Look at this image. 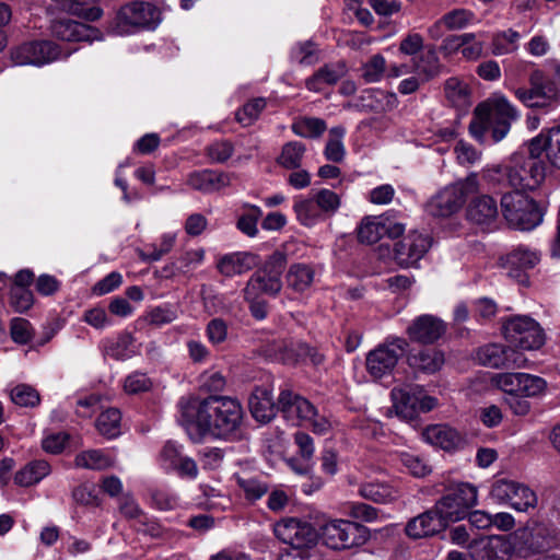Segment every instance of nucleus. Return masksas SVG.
<instances>
[{"instance_id": "1", "label": "nucleus", "mask_w": 560, "mask_h": 560, "mask_svg": "<svg viewBox=\"0 0 560 560\" xmlns=\"http://www.w3.org/2000/svg\"><path fill=\"white\" fill-rule=\"evenodd\" d=\"M178 409L182 424L187 431L194 429L197 438L228 439L237 432L243 420L241 404L228 396L183 397Z\"/></svg>"}, {"instance_id": "2", "label": "nucleus", "mask_w": 560, "mask_h": 560, "mask_svg": "<svg viewBox=\"0 0 560 560\" xmlns=\"http://www.w3.org/2000/svg\"><path fill=\"white\" fill-rule=\"evenodd\" d=\"M520 114L504 96L494 94L477 105L469 124V133L478 142L483 143L489 131L494 142H499L510 132L511 125Z\"/></svg>"}, {"instance_id": "3", "label": "nucleus", "mask_w": 560, "mask_h": 560, "mask_svg": "<svg viewBox=\"0 0 560 560\" xmlns=\"http://www.w3.org/2000/svg\"><path fill=\"white\" fill-rule=\"evenodd\" d=\"M545 163L542 160L525 158V153H515L503 166H497L493 172L498 180H505L514 188V192L536 189L545 179Z\"/></svg>"}, {"instance_id": "4", "label": "nucleus", "mask_w": 560, "mask_h": 560, "mask_svg": "<svg viewBox=\"0 0 560 560\" xmlns=\"http://www.w3.org/2000/svg\"><path fill=\"white\" fill-rule=\"evenodd\" d=\"M160 12L145 1H131L119 8L108 24V33L126 36L140 31L154 30L160 24Z\"/></svg>"}, {"instance_id": "5", "label": "nucleus", "mask_w": 560, "mask_h": 560, "mask_svg": "<svg viewBox=\"0 0 560 560\" xmlns=\"http://www.w3.org/2000/svg\"><path fill=\"white\" fill-rule=\"evenodd\" d=\"M341 201L335 191L322 188L312 190L307 196H296L293 200V211L298 222L305 228L332 217L340 208Z\"/></svg>"}, {"instance_id": "6", "label": "nucleus", "mask_w": 560, "mask_h": 560, "mask_svg": "<svg viewBox=\"0 0 560 560\" xmlns=\"http://www.w3.org/2000/svg\"><path fill=\"white\" fill-rule=\"evenodd\" d=\"M477 488L469 482H451L444 494L435 502L433 510L447 527L451 523L464 520L468 511L477 504Z\"/></svg>"}, {"instance_id": "7", "label": "nucleus", "mask_w": 560, "mask_h": 560, "mask_svg": "<svg viewBox=\"0 0 560 560\" xmlns=\"http://www.w3.org/2000/svg\"><path fill=\"white\" fill-rule=\"evenodd\" d=\"M479 191V180L476 173L465 179L445 186L427 202V212L436 218H446L459 211L466 199Z\"/></svg>"}, {"instance_id": "8", "label": "nucleus", "mask_w": 560, "mask_h": 560, "mask_svg": "<svg viewBox=\"0 0 560 560\" xmlns=\"http://www.w3.org/2000/svg\"><path fill=\"white\" fill-rule=\"evenodd\" d=\"M317 534L327 548L337 551L361 547L371 537L364 525L342 518L326 521Z\"/></svg>"}, {"instance_id": "9", "label": "nucleus", "mask_w": 560, "mask_h": 560, "mask_svg": "<svg viewBox=\"0 0 560 560\" xmlns=\"http://www.w3.org/2000/svg\"><path fill=\"white\" fill-rule=\"evenodd\" d=\"M529 88H517L515 97L529 108H555L560 105V89L542 70L534 69L528 77Z\"/></svg>"}, {"instance_id": "10", "label": "nucleus", "mask_w": 560, "mask_h": 560, "mask_svg": "<svg viewBox=\"0 0 560 560\" xmlns=\"http://www.w3.org/2000/svg\"><path fill=\"white\" fill-rule=\"evenodd\" d=\"M501 209L503 217L514 229L530 231L542 221V213L537 203L522 192L504 194Z\"/></svg>"}, {"instance_id": "11", "label": "nucleus", "mask_w": 560, "mask_h": 560, "mask_svg": "<svg viewBox=\"0 0 560 560\" xmlns=\"http://www.w3.org/2000/svg\"><path fill=\"white\" fill-rule=\"evenodd\" d=\"M390 396L396 416L405 421H411L419 412H428L438 405L436 398L427 395L423 387L417 384L395 387Z\"/></svg>"}, {"instance_id": "12", "label": "nucleus", "mask_w": 560, "mask_h": 560, "mask_svg": "<svg viewBox=\"0 0 560 560\" xmlns=\"http://www.w3.org/2000/svg\"><path fill=\"white\" fill-rule=\"evenodd\" d=\"M503 335L510 347L521 350H536L545 342L539 324L529 316L516 315L503 323Z\"/></svg>"}, {"instance_id": "13", "label": "nucleus", "mask_w": 560, "mask_h": 560, "mask_svg": "<svg viewBox=\"0 0 560 560\" xmlns=\"http://www.w3.org/2000/svg\"><path fill=\"white\" fill-rule=\"evenodd\" d=\"M408 342L404 338L392 337L371 350L366 354V371L375 380L390 375L395 370L399 359L405 354Z\"/></svg>"}, {"instance_id": "14", "label": "nucleus", "mask_w": 560, "mask_h": 560, "mask_svg": "<svg viewBox=\"0 0 560 560\" xmlns=\"http://www.w3.org/2000/svg\"><path fill=\"white\" fill-rule=\"evenodd\" d=\"M283 256L278 254L270 257L265 267L256 271L243 290L246 301L256 300L260 294L276 295L282 288L281 275L283 270Z\"/></svg>"}, {"instance_id": "15", "label": "nucleus", "mask_w": 560, "mask_h": 560, "mask_svg": "<svg viewBox=\"0 0 560 560\" xmlns=\"http://www.w3.org/2000/svg\"><path fill=\"white\" fill-rule=\"evenodd\" d=\"M74 50L63 51L59 45L50 40H31L14 47L11 50V59L18 66L40 67L67 58Z\"/></svg>"}, {"instance_id": "16", "label": "nucleus", "mask_w": 560, "mask_h": 560, "mask_svg": "<svg viewBox=\"0 0 560 560\" xmlns=\"http://www.w3.org/2000/svg\"><path fill=\"white\" fill-rule=\"evenodd\" d=\"M490 495L499 503H509L518 512H528L537 506L538 498L529 487L513 480L499 479L491 486Z\"/></svg>"}, {"instance_id": "17", "label": "nucleus", "mask_w": 560, "mask_h": 560, "mask_svg": "<svg viewBox=\"0 0 560 560\" xmlns=\"http://www.w3.org/2000/svg\"><path fill=\"white\" fill-rule=\"evenodd\" d=\"M273 532L282 542L298 551L313 547L318 536L310 522L295 517L280 520L276 523Z\"/></svg>"}, {"instance_id": "18", "label": "nucleus", "mask_w": 560, "mask_h": 560, "mask_svg": "<svg viewBox=\"0 0 560 560\" xmlns=\"http://www.w3.org/2000/svg\"><path fill=\"white\" fill-rule=\"evenodd\" d=\"M476 360L492 369H522L527 365V359L521 351L499 343L480 347Z\"/></svg>"}, {"instance_id": "19", "label": "nucleus", "mask_w": 560, "mask_h": 560, "mask_svg": "<svg viewBox=\"0 0 560 560\" xmlns=\"http://www.w3.org/2000/svg\"><path fill=\"white\" fill-rule=\"evenodd\" d=\"M471 560H509L514 546L505 536H488L470 541L467 546Z\"/></svg>"}, {"instance_id": "20", "label": "nucleus", "mask_w": 560, "mask_h": 560, "mask_svg": "<svg viewBox=\"0 0 560 560\" xmlns=\"http://www.w3.org/2000/svg\"><path fill=\"white\" fill-rule=\"evenodd\" d=\"M430 247L431 238L427 234L412 231L395 244V259L402 267H412Z\"/></svg>"}, {"instance_id": "21", "label": "nucleus", "mask_w": 560, "mask_h": 560, "mask_svg": "<svg viewBox=\"0 0 560 560\" xmlns=\"http://www.w3.org/2000/svg\"><path fill=\"white\" fill-rule=\"evenodd\" d=\"M540 260V254L527 246L520 245L502 258V266L508 276L522 284L528 282L527 270L533 269Z\"/></svg>"}, {"instance_id": "22", "label": "nucleus", "mask_w": 560, "mask_h": 560, "mask_svg": "<svg viewBox=\"0 0 560 560\" xmlns=\"http://www.w3.org/2000/svg\"><path fill=\"white\" fill-rule=\"evenodd\" d=\"M278 406L283 417L294 425H304L315 415V406L290 389L280 393Z\"/></svg>"}, {"instance_id": "23", "label": "nucleus", "mask_w": 560, "mask_h": 560, "mask_svg": "<svg viewBox=\"0 0 560 560\" xmlns=\"http://www.w3.org/2000/svg\"><path fill=\"white\" fill-rule=\"evenodd\" d=\"M446 331V324L439 317L424 314L412 320L407 328L411 341L428 345L438 341Z\"/></svg>"}, {"instance_id": "24", "label": "nucleus", "mask_w": 560, "mask_h": 560, "mask_svg": "<svg viewBox=\"0 0 560 560\" xmlns=\"http://www.w3.org/2000/svg\"><path fill=\"white\" fill-rule=\"evenodd\" d=\"M51 34L65 42H93L100 39L94 27L69 19L56 20L51 24Z\"/></svg>"}, {"instance_id": "25", "label": "nucleus", "mask_w": 560, "mask_h": 560, "mask_svg": "<svg viewBox=\"0 0 560 560\" xmlns=\"http://www.w3.org/2000/svg\"><path fill=\"white\" fill-rule=\"evenodd\" d=\"M276 355L285 364L310 361L313 365H319L324 361V355L315 348L293 340L280 342Z\"/></svg>"}, {"instance_id": "26", "label": "nucleus", "mask_w": 560, "mask_h": 560, "mask_svg": "<svg viewBox=\"0 0 560 560\" xmlns=\"http://www.w3.org/2000/svg\"><path fill=\"white\" fill-rule=\"evenodd\" d=\"M446 528L442 520L432 509L408 521L405 533L412 539L433 536Z\"/></svg>"}, {"instance_id": "27", "label": "nucleus", "mask_w": 560, "mask_h": 560, "mask_svg": "<svg viewBox=\"0 0 560 560\" xmlns=\"http://www.w3.org/2000/svg\"><path fill=\"white\" fill-rule=\"evenodd\" d=\"M466 215L477 225L490 226L499 215L497 201L489 195L475 197L468 203Z\"/></svg>"}, {"instance_id": "28", "label": "nucleus", "mask_w": 560, "mask_h": 560, "mask_svg": "<svg viewBox=\"0 0 560 560\" xmlns=\"http://www.w3.org/2000/svg\"><path fill=\"white\" fill-rule=\"evenodd\" d=\"M348 72L345 61L326 63L305 81L307 90L320 92L328 85L336 84Z\"/></svg>"}, {"instance_id": "29", "label": "nucleus", "mask_w": 560, "mask_h": 560, "mask_svg": "<svg viewBox=\"0 0 560 560\" xmlns=\"http://www.w3.org/2000/svg\"><path fill=\"white\" fill-rule=\"evenodd\" d=\"M232 177L229 173L205 170L190 174L187 184L196 190L212 192L230 186Z\"/></svg>"}, {"instance_id": "30", "label": "nucleus", "mask_w": 560, "mask_h": 560, "mask_svg": "<svg viewBox=\"0 0 560 560\" xmlns=\"http://www.w3.org/2000/svg\"><path fill=\"white\" fill-rule=\"evenodd\" d=\"M249 409L257 421L261 423L271 421L278 409L271 390L265 386L255 387L249 397Z\"/></svg>"}, {"instance_id": "31", "label": "nucleus", "mask_w": 560, "mask_h": 560, "mask_svg": "<svg viewBox=\"0 0 560 560\" xmlns=\"http://www.w3.org/2000/svg\"><path fill=\"white\" fill-rule=\"evenodd\" d=\"M425 442L444 451L456 450L462 444L460 434L446 424H434L422 432Z\"/></svg>"}, {"instance_id": "32", "label": "nucleus", "mask_w": 560, "mask_h": 560, "mask_svg": "<svg viewBox=\"0 0 560 560\" xmlns=\"http://www.w3.org/2000/svg\"><path fill=\"white\" fill-rule=\"evenodd\" d=\"M256 264L255 255L237 252L222 256L218 260L217 268L221 275L231 278L252 270Z\"/></svg>"}, {"instance_id": "33", "label": "nucleus", "mask_w": 560, "mask_h": 560, "mask_svg": "<svg viewBox=\"0 0 560 560\" xmlns=\"http://www.w3.org/2000/svg\"><path fill=\"white\" fill-rule=\"evenodd\" d=\"M119 511L126 518L136 521L138 530L151 536L160 534L158 524L148 517L133 498L124 495L119 500Z\"/></svg>"}, {"instance_id": "34", "label": "nucleus", "mask_w": 560, "mask_h": 560, "mask_svg": "<svg viewBox=\"0 0 560 560\" xmlns=\"http://www.w3.org/2000/svg\"><path fill=\"white\" fill-rule=\"evenodd\" d=\"M412 69L423 82L439 75L441 73L442 65L434 47H431L427 51L413 57Z\"/></svg>"}, {"instance_id": "35", "label": "nucleus", "mask_w": 560, "mask_h": 560, "mask_svg": "<svg viewBox=\"0 0 560 560\" xmlns=\"http://www.w3.org/2000/svg\"><path fill=\"white\" fill-rule=\"evenodd\" d=\"M410 368L423 373L438 372L444 364V354L436 349H423L408 357Z\"/></svg>"}, {"instance_id": "36", "label": "nucleus", "mask_w": 560, "mask_h": 560, "mask_svg": "<svg viewBox=\"0 0 560 560\" xmlns=\"http://www.w3.org/2000/svg\"><path fill=\"white\" fill-rule=\"evenodd\" d=\"M362 498L375 503L386 504L395 501L399 493L398 490L388 482L369 481L359 488Z\"/></svg>"}, {"instance_id": "37", "label": "nucleus", "mask_w": 560, "mask_h": 560, "mask_svg": "<svg viewBox=\"0 0 560 560\" xmlns=\"http://www.w3.org/2000/svg\"><path fill=\"white\" fill-rule=\"evenodd\" d=\"M50 474L48 462L37 459L30 462L14 476V482L21 487H31L38 483Z\"/></svg>"}, {"instance_id": "38", "label": "nucleus", "mask_w": 560, "mask_h": 560, "mask_svg": "<svg viewBox=\"0 0 560 560\" xmlns=\"http://www.w3.org/2000/svg\"><path fill=\"white\" fill-rule=\"evenodd\" d=\"M315 279V270L306 264H293L287 273V283L295 292H305L308 290Z\"/></svg>"}, {"instance_id": "39", "label": "nucleus", "mask_w": 560, "mask_h": 560, "mask_svg": "<svg viewBox=\"0 0 560 560\" xmlns=\"http://www.w3.org/2000/svg\"><path fill=\"white\" fill-rule=\"evenodd\" d=\"M444 93L454 107L466 109L470 106V89L465 81L456 77L448 78L444 83Z\"/></svg>"}, {"instance_id": "40", "label": "nucleus", "mask_w": 560, "mask_h": 560, "mask_svg": "<svg viewBox=\"0 0 560 560\" xmlns=\"http://www.w3.org/2000/svg\"><path fill=\"white\" fill-rule=\"evenodd\" d=\"M74 464L79 468L102 470L112 467L114 459L105 451L88 450L75 456Z\"/></svg>"}, {"instance_id": "41", "label": "nucleus", "mask_w": 560, "mask_h": 560, "mask_svg": "<svg viewBox=\"0 0 560 560\" xmlns=\"http://www.w3.org/2000/svg\"><path fill=\"white\" fill-rule=\"evenodd\" d=\"M521 34L512 28L497 32L492 36L491 51L494 56L510 55L518 49Z\"/></svg>"}, {"instance_id": "42", "label": "nucleus", "mask_w": 560, "mask_h": 560, "mask_svg": "<svg viewBox=\"0 0 560 560\" xmlns=\"http://www.w3.org/2000/svg\"><path fill=\"white\" fill-rule=\"evenodd\" d=\"M121 413L117 408H108L96 419L97 431L106 439H115L120 435Z\"/></svg>"}, {"instance_id": "43", "label": "nucleus", "mask_w": 560, "mask_h": 560, "mask_svg": "<svg viewBox=\"0 0 560 560\" xmlns=\"http://www.w3.org/2000/svg\"><path fill=\"white\" fill-rule=\"evenodd\" d=\"M385 236L383 215L366 217L361 221L358 238L362 243L374 244Z\"/></svg>"}, {"instance_id": "44", "label": "nucleus", "mask_w": 560, "mask_h": 560, "mask_svg": "<svg viewBox=\"0 0 560 560\" xmlns=\"http://www.w3.org/2000/svg\"><path fill=\"white\" fill-rule=\"evenodd\" d=\"M291 129L302 138H318L326 131L327 125L322 118L300 117L293 121Z\"/></svg>"}, {"instance_id": "45", "label": "nucleus", "mask_w": 560, "mask_h": 560, "mask_svg": "<svg viewBox=\"0 0 560 560\" xmlns=\"http://www.w3.org/2000/svg\"><path fill=\"white\" fill-rule=\"evenodd\" d=\"M346 129L342 126L332 127L329 130L328 140L324 150V154L328 161L338 163L345 158L346 150L343 138Z\"/></svg>"}, {"instance_id": "46", "label": "nucleus", "mask_w": 560, "mask_h": 560, "mask_svg": "<svg viewBox=\"0 0 560 560\" xmlns=\"http://www.w3.org/2000/svg\"><path fill=\"white\" fill-rule=\"evenodd\" d=\"M305 151L306 148L302 142H288L282 148L281 154L278 158V163L289 170L299 168L302 164Z\"/></svg>"}, {"instance_id": "47", "label": "nucleus", "mask_w": 560, "mask_h": 560, "mask_svg": "<svg viewBox=\"0 0 560 560\" xmlns=\"http://www.w3.org/2000/svg\"><path fill=\"white\" fill-rule=\"evenodd\" d=\"M362 101L365 102L363 104L364 107L369 109L375 110H387L392 109L396 106L397 100L394 94L383 92L380 90L371 91L368 90L364 92L362 96Z\"/></svg>"}, {"instance_id": "48", "label": "nucleus", "mask_w": 560, "mask_h": 560, "mask_svg": "<svg viewBox=\"0 0 560 560\" xmlns=\"http://www.w3.org/2000/svg\"><path fill=\"white\" fill-rule=\"evenodd\" d=\"M199 488L202 497L205 498L202 504H205L207 509L214 511H225L231 508V499L221 490L215 489L209 485H200Z\"/></svg>"}, {"instance_id": "49", "label": "nucleus", "mask_w": 560, "mask_h": 560, "mask_svg": "<svg viewBox=\"0 0 560 560\" xmlns=\"http://www.w3.org/2000/svg\"><path fill=\"white\" fill-rule=\"evenodd\" d=\"M235 479H236L237 486L240 487V489H242L245 499L250 502H255V501L259 500L268 491V486L265 482H262L256 478H252V477L247 478V477H242L240 475H236Z\"/></svg>"}, {"instance_id": "50", "label": "nucleus", "mask_w": 560, "mask_h": 560, "mask_svg": "<svg viewBox=\"0 0 560 560\" xmlns=\"http://www.w3.org/2000/svg\"><path fill=\"white\" fill-rule=\"evenodd\" d=\"M443 16V23H446L448 31H459L472 24L476 20V14L464 8L454 9Z\"/></svg>"}, {"instance_id": "51", "label": "nucleus", "mask_w": 560, "mask_h": 560, "mask_svg": "<svg viewBox=\"0 0 560 560\" xmlns=\"http://www.w3.org/2000/svg\"><path fill=\"white\" fill-rule=\"evenodd\" d=\"M522 373H497L491 377L493 386L509 395H520Z\"/></svg>"}, {"instance_id": "52", "label": "nucleus", "mask_w": 560, "mask_h": 560, "mask_svg": "<svg viewBox=\"0 0 560 560\" xmlns=\"http://www.w3.org/2000/svg\"><path fill=\"white\" fill-rule=\"evenodd\" d=\"M547 389V382L539 376L522 373L520 395L523 397H538L545 394Z\"/></svg>"}, {"instance_id": "53", "label": "nucleus", "mask_w": 560, "mask_h": 560, "mask_svg": "<svg viewBox=\"0 0 560 560\" xmlns=\"http://www.w3.org/2000/svg\"><path fill=\"white\" fill-rule=\"evenodd\" d=\"M385 69V58L380 54L374 55L362 66V78L366 83L378 82L383 78Z\"/></svg>"}, {"instance_id": "54", "label": "nucleus", "mask_w": 560, "mask_h": 560, "mask_svg": "<svg viewBox=\"0 0 560 560\" xmlns=\"http://www.w3.org/2000/svg\"><path fill=\"white\" fill-rule=\"evenodd\" d=\"M398 460L410 475L417 478L425 477L431 472V467L418 455L400 453Z\"/></svg>"}, {"instance_id": "55", "label": "nucleus", "mask_w": 560, "mask_h": 560, "mask_svg": "<svg viewBox=\"0 0 560 560\" xmlns=\"http://www.w3.org/2000/svg\"><path fill=\"white\" fill-rule=\"evenodd\" d=\"M265 107V98H254L237 110L236 120L243 126H250L259 117Z\"/></svg>"}, {"instance_id": "56", "label": "nucleus", "mask_w": 560, "mask_h": 560, "mask_svg": "<svg viewBox=\"0 0 560 560\" xmlns=\"http://www.w3.org/2000/svg\"><path fill=\"white\" fill-rule=\"evenodd\" d=\"M316 46L313 42L298 43L291 49V59L303 66H311L317 61Z\"/></svg>"}, {"instance_id": "57", "label": "nucleus", "mask_w": 560, "mask_h": 560, "mask_svg": "<svg viewBox=\"0 0 560 560\" xmlns=\"http://www.w3.org/2000/svg\"><path fill=\"white\" fill-rule=\"evenodd\" d=\"M178 317L177 307L171 304H163L160 306L153 307L148 313V322L154 326H163L170 323H173Z\"/></svg>"}, {"instance_id": "58", "label": "nucleus", "mask_w": 560, "mask_h": 560, "mask_svg": "<svg viewBox=\"0 0 560 560\" xmlns=\"http://www.w3.org/2000/svg\"><path fill=\"white\" fill-rule=\"evenodd\" d=\"M262 212L259 207L250 206L245 213L237 220V229L249 237L256 236L258 233L257 222Z\"/></svg>"}, {"instance_id": "59", "label": "nucleus", "mask_w": 560, "mask_h": 560, "mask_svg": "<svg viewBox=\"0 0 560 560\" xmlns=\"http://www.w3.org/2000/svg\"><path fill=\"white\" fill-rule=\"evenodd\" d=\"M12 401L21 407H34L39 404V394L33 387L21 384L11 390Z\"/></svg>"}, {"instance_id": "60", "label": "nucleus", "mask_w": 560, "mask_h": 560, "mask_svg": "<svg viewBox=\"0 0 560 560\" xmlns=\"http://www.w3.org/2000/svg\"><path fill=\"white\" fill-rule=\"evenodd\" d=\"M153 505L162 511L175 510L180 505L179 497L167 489H155L151 492Z\"/></svg>"}, {"instance_id": "61", "label": "nucleus", "mask_w": 560, "mask_h": 560, "mask_svg": "<svg viewBox=\"0 0 560 560\" xmlns=\"http://www.w3.org/2000/svg\"><path fill=\"white\" fill-rule=\"evenodd\" d=\"M33 293L28 288L12 285L10 290V305L19 313L26 312L33 305Z\"/></svg>"}, {"instance_id": "62", "label": "nucleus", "mask_w": 560, "mask_h": 560, "mask_svg": "<svg viewBox=\"0 0 560 560\" xmlns=\"http://www.w3.org/2000/svg\"><path fill=\"white\" fill-rule=\"evenodd\" d=\"M200 388L209 393L222 392L226 385L225 377L219 371H205L199 376Z\"/></svg>"}, {"instance_id": "63", "label": "nucleus", "mask_w": 560, "mask_h": 560, "mask_svg": "<svg viewBox=\"0 0 560 560\" xmlns=\"http://www.w3.org/2000/svg\"><path fill=\"white\" fill-rule=\"evenodd\" d=\"M206 336L212 346H219L228 339V324L222 318H213L206 326Z\"/></svg>"}, {"instance_id": "64", "label": "nucleus", "mask_w": 560, "mask_h": 560, "mask_svg": "<svg viewBox=\"0 0 560 560\" xmlns=\"http://www.w3.org/2000/svg\"><path fill=\"white\" fill-rule=\"evenodd\" d=\"M454 153L460 165H472L481 158V152L464 140H460L455 144Z\"/></svg>"}]
</instances>
